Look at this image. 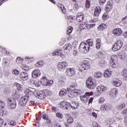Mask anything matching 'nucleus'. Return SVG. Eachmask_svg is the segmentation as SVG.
I'll return each mask as SVG.
<instances>
[{"mask_svg":"<svg viewBox=\"0 0 127 127\" xmlns=\"http://www.w3.org/2000/svg\"><path fill=\"white\" fill-rule=\"evenodd\" d=\"M117 60H118V57H117V56L113 55L110 58V63H117Z\"/></svg>","mask_w":127,"mask_h":127,"instance_id":"36","label":"nucleus"},{"mask_svg":"<svg viewBox=\"0 0 127 127\" xmlns=\"http://www.w3.org/2000/svg\"><path fill=\"white\" fill-rule=\"evenodd\" d=\"M27 101H28V96H22L19 100V103L20 106L24 107L26 106L27 103Z\"/></svg>","mask_w":127,"mask_h":127,"instance_id":"8","label":"nucleus"},{"mask_svg":"<svg viewBox=\"0 0 127 127\" xmlns=\"http://www.w3.org/2000/svg\"><path fill=\"white\" fill-rule=\"evenodd\" d=\"M95 25V24H91L88 25L86 23H83L80 24L79 28L82 30L87 29L88 27H89V28L94 27Z\"/></svg>","mask_w":127,"mask_h":127,"instance_id":"15","label":"nucleus"},{"mask_svg":"<svg viewBox=\"0 0 127 127\" xmlns=\"http://www.w3.org/2000/svg\"><path fill=\"white\" fill-rule=\"evenodd\" d=\"M25 93L26 95L24 96L28 97V100H29V96H31L32 95H33V94H34V92H33V91H32L31 89L27 88L26 89V91H25Z\"/></svg>","mask_w":127,"mask_h":127,"instance_id":"23","label":"nucleus"},{"mask_svg":"<svg viewBox=\"0 0 127 127\" xmlns=\"http://www.w3.org/2000/svg\"><path fill=\"white\" fill-rule=\"evenodd\" d=\"M77 95H75L74 90H71L68 93V97L70 98H74Z\"/></svg>","mask_w":127,"mask_h":127,"instance_id":"34","label":"nucleus"},{"mask_svg":"<svg viewBox=\"0 0 127 127\" xmlns=\"http://www.w3.org/2000/svg\"><path fill=\"white\" fill-rule=\"evenodd\" d=\"M101 11L102 8L100 6L96 7L94 10V16H99Z\"/></svg>","mask_w":127,"mask_h":127,"instance_id":"22","label":"nucleus"},{"mask_svg":"<svg viewBox=\"0 0 127 127\" xmlns=\"http://www.w3.org/2000/svg\"><path fill=\"white\" fill-rule=\"evenodd\" d=\"M41 75V71H40V70L38 68L35 69L32 72V77L34 79L36 78H39V77H40Z\"/></svg>","mask_w":127,"mask_h":127,"instance_id":"12","label":"nucleus"},{"mask_svg":"<svg viewBox=\"0 0 127 127\" xmlns=\"http://www.w3.org/2000/svg\"><path fill=\"white\" fill-rule=\"evenodd\" d=\"M107 28V25L106 24L102 23L98 27V30H104Z\"/></svg>","mask_w":127,"mask_h":127,"instance_id":"30","label":"nucleus"},{"mask_svg":"<svg viewBox=\"0 0 127 127\" xmlns=\"http://www.w3.org/2000/svg\"><path fill=\"white\" fill-rule=\"evenodd\" d=\"M68 65V64L66 62H63L59 63L57 65V69L59 70V71H62V70H64L65 67H67Z\"/></svg>","mask_w":127,"mask_h":127,"instance_id":"10","label":"nucleus"},{"mask_svg":"<svg viewBox=\"0 0 127 127\" xmlns=\"http://www.w3.org/2000/svg\"><path fill=\"white\" fill-rule=\"evenodd\" d=\"M103 76V73L101 71H97L94 73V77L95 78H101Z\"/></svg>","mask_w":127,"mask_h":127,"instance_id":"31","label":"nucleus"},{"mask_svg":"<svg viewBox=\"0 0 127 127\" xmlns=\"http://www.w3.org/2000/svg\"><path fill=\"white\" fill-rule=\"evenodd\" d=\"M113 33L116 36H121L123 34V30L120 28H117L113 30Z\"/></svg>","mask_w":127,"mask_h":127,"instance_id":"16","label":"nucleus"},{"mask_svg":"<svg viewBox=\"0 0 127 127\" xmlns=\"http://www.w3.org/2000/svg\"><path fill=\"white\" fill-rule=\"evenodd\" d=\"M121 75L123 78H125V79L127 78V69L125 68L121 72Z\"/></svg>","mask_w":127,"mask_h":127,"instance_id":"33","label":"nucleus"},{"mask_svg":"<svg viewBox=\"0 0 127 127\" xmlns=\"http://www.w3.org/2000/svg\"><path fill=\"white\" fill-rule=\"evenodd\" d=\"M92 125L93 127H99V125H98V123H97V122L92 123Z\"/></svg>","mask_w":127,"mask_h":127,"instance_id":"63","label":"nucleus"},{"mask_svg":"<svg viewBox=\"0 0 127 127\" xmlns=\"http://www.w3.org/2000/svg\"><path fill=\"white\" fill-rule=\"evenodd\" d=\"M121 23H123V25L127 24V16H125L122 19V21Z\"/></svg>","mask_w":127,"mask_h":127,"instance_id":"43","label":"nucleus"},{"mask_svg":"<svg viewBox=\"0 0 127 127\" xmlns=\"http://www.w3.org/2000/svg\"><path fill=\"white\" fill-rule=\"evenodd\" d=\"M5 106V104H4V102L0 100V110H2V109L4 108Z\"/></svg>","mask_w":127,"mask_h":127,"instance_id":"51","label":"nucleus"},{"mask_svg":"<svg viewBox=\"0 0 127 127\" xmlns=\"http://www.w3.org/2000/svg\"><path fill=\"white\" fill-rule=\"evenodd\" d=\"M96 47L97 49H100L101 48V39L98 38L96 41Z\"/></svg>","mask_w":127,"mask_h":127,"instance_id":"32","label":"nucleus"},{"mask_svg":"<svg viewBox=\"0 0 127 127\" xmlns=\"http://www.w3.org/2000/svg\"><path fill=\"white\" fill-rule=\"evenodd\" d=\"M20 78L22 81H26L28 79V73L27 72H22L20 74Z\"/></svg>","mask_w":127,"mask_h":127,"instance_id":"19","label":"nucleus"},{"mask_svg":"<svg viewBox=\"0 0 127 127\" xmlns=\"http://www.w3.org/2000/svg\"><path fill=\"white\" fill-rule=\"evenodd\" d=\"M56 116L58 118H59L60 119H62V118H63V114L60 113H57L56 114Z\"/></svg>","mask_w":127,"mask_h":127,"instance_id":"56","label":"nucleus"},{"mask_svg":"<svg viewBox=\"0 0 127 127\" xmlns=\"http://www.w3.org/2000/svg\"><path fill=\"white\" fill-rule=\"evenodd\" d=\"M68 125H72L73 123L74 122V119H73V117H69L67 121H66Z\"/></svg>","mask_w":127,"mask_h":127,"instance_id":"40","label":"nucleus"},{"mask_svg":"<svg viewBox=\"0 0 127 127\" xmlns=\"http://www.w3.org/2000/svg\"><path fill=\"white\" fill-rule=\"evenodd\" d=\"M110 67L111 68H113L114 69H116L117 67L119 65L118 64L115 62H111L110 63Z\"/></svg>","mask_w":127,"mask_h":127,"instance_id":"41","label":"nucleus"},{"mask_svg":"<svg viewBox=\"0 0 127 127\" xmlns=\"http://www.w3.org/2000/svg\"><path fill=\"white\" fill-rule=\"evenodd\" d=\"M15 85L16 86L18 91H22V90H23V86H22V85L19 84L17 82L15 83Z\"/></svg>","mask_w":127,"mask_h":127,"instance_id":"37","label":"nucleus"},{"mask_svg":"<svg viewBox=\"0 0 127 127\" xmlns=\"http://www.w3.org/2000/svg\"><path fill=\"white\" fill-rule=\"evenodd\" d=\"M85 18V17L84 16V15L81 13H79L77 14L76 16V20L78 21V22H82L84 20V19Z\"/></svg>","mask_w":127,"mask_h":127,"instance_id":"25","label":"nucleus"},{"mask_svg":"<svg viewBox=\"0 0 127 127\" xmlns=\"http://www.w3.org/2000/svg\"><path fill=\"white\" fill-rule=\"evenodd\" d=\"M97 89L99 94H102L103 92H106L108 90V88L104 85H99L97 87Z\"/></svg>","mask_w":127,"mask_h":127,"instance_id":"18","label":"nucleus"},{"mask_svg":"<svg viewBox=\"0 0 127 127\" xmlns=\"http://www.w3.org/2000/svg\"><path fill=\"white\" fill-rule=\"evenodd\" d=\"M90 96H93V92H86L84 95L80 96V99L82 102H83V103H87Z\"/></svg>","mask_w":127,"mask_h":127,"instance_id":"7","label":"nucleus"},{"mask_svg":"<svg viewBox=\"0 0 127 127\" xmlns=\"http://www.w3.org/2000/svg\"><path fill=\"white\" fill-rule=\"evenodd\" d=\"M100 110L103 112H108L112 110V106L109 104H103L101 106Z\"/></svg>","mask_w":127,"mask_h":127,"instance_id":"9","label":"nucleus"},{"mask_svg":"<svg viewBox=\"0 0 127 127\" xmlns=\"http://www.w3.org/2000/svg\"><path fill=\"white\" fill-rule=\"evenodd\" d=\"M80 69H79V71L80 72H83L84 70H88L91 68V65H90V62L88 61H83V64L80 66Z\"/></svg>","mask_w":127,"mask_h":127,"instance_id":"5","label":"nucleus"},{"mask_svg":"<svg viewBox=\"0 0 127 127\" xmlns=\"http://www.w3.org/2000/svg\"><path fill=\"white\" fill-rule=\"evenodd\" d=\"M91 3L90 2V0H86L85 7L86 8H89Z\"/></svg>","mask_w":127,"mask_h":127,"instance_id":"49","label":"nucleus"},{"mask_svg":"<svg viewBox=\"0 0 127 127\" xmlns=\"http://www.w3.org/2000/svg\"><path fill=\"white\" fill-rule=\"evenodd\" d=\"M42 119H43V120H47L48 119V116L46 114H44L42 116Z\"/></svg>","mask_w":127,"mask_h":127,"instance_id":"61","label":"nucleus"},{"mask_svg":"<svg viewBox=\"0 0 127 127\" xmlns=\"http://www.w3.org/2000/svg\"><path fill=\"white\" fill-rule=\"evenodd\" d=\"M109 17V13H108L107 12H105L102 16V18L103 20H107V19H108Z\"/></svg>","mask_w":127,"mask_h":127,"instance_id":"42","label":"nucleus"},{"mask_svg":"<svg viewBox=\"0 0 127 127\" xmlns=\"http://www.w3.org/2000/svg\"><path fill=\"white\" fill-rule=\"evenodd\" d=\"M64 53L67 54L68 52H70L72 50V45L70 44H66L64 46Z\"/></svg>","mask_w":127,"mask_h":127,"instance_id":"20","label":"nucleus"},{"mask_svg":"<svg viewBox=\"0 0 127 127\" xmlns=\"http://www.w3.org/2000/svg\"><path fill=\"white\" fill-rule=\"evenodd\" d=\"M37 95L40 100H43V99L45 98V94H44V92L43 90L38 92Z\"/></svg>","mask_w":127,"mask_h":127,"instance_id":"26","label":"nucleus"},{"mask_svg":"<svg viewBox=\"0 0 127 127\" xmlns=\"http://www.w3.org/2000/svg\"><path fill=\"white\" fill-rule=\"evenodd\" d=\"M93 47V39H88L86 43H81L79 47V50L81 53H88L90 50H92Z\"/></svg>","mask_w":127,"mask_h":127,"instance_id":"1","label":"nucleus"},{"mask_svg":"<svg viewBox=\"0 0 127 127\" xmlns=\"http://www.w3.org/2000/svg\"><path fill=\"white\" fill-rule=\"evenodd\" d=\"M122 115H126V116H127V108L123 110L122 111Z\"/></svg>","mask_w":127,"mask_h":127,"instance_id":"60","label":"nucleus"},{"mask_svg":"<svg viewBox=\"0 0 127 127\" xmlns=\"http://www.w3.org/2000/svg\"><path fill=\"white\" fill-rule=\"evenodd\" d=\"M7 103H8V106L10 109L12 110H14L16 108V101L15 100L11 101V100L8 99Z\"/></svg>","mask_w":127,"mask_h":127,"instance_id":"14","label":"nucleus"},{"mask_svg":"<svg viewBox=\"0 0 127 127\" xmlns=\"http://www.w3.org/2000/svg\"><path fill=\"white\" fill-rule=\"evenodd\" d=\"M112 74H113L112 70H111L110 69H108L105 72H104L103 76L105 77V78H109L112 76Z\"/></svg>","mask_w":127,"mask_h":127,"instance_id":"24","label":"nucleus"},{"mask_svg":"<svg viewBox=\"0 0 127 127\" xmlns=\"http://www.w3.org/2000/svg\"><path fill=\"white\" fill-rule=\"evenodd\" d=\"M12 74L14 75H19V71L17 69H14L12 71Z\"/></svg>","mask_w":127,"mask_h":127,"instance_id":"53","label":"nucleus"},{"mask_svg":"<svg viewBox=\"0 0 127 127\" xmlns=\"http://www.w3.org/2000/svg\"><path fill=\"white\" fill-rule=\"evenodd\" d=\"M93 100H94V98L93 97H88V104H92V102H93Z\"/></svg>","mask_w":127,"mask_h":127,"instance_id":"58","label":"nucleus"},{"mask_svg":"<svg viewBox=\"0 0 127 127\" xmlns=\"http://www.w3.org/2000/svg\"><path fill=\"white\" fill-rule=\"evenodd\" d=\"M104 102H105V98H104V97H100L99 99V101H98L99 104H103Z\"/></svg>","mask_w":127,"mask_h":127,"instance_id":"52","label":"nucleus"},{"mask_svg":"<svg viewBox=\"0 0 127 127\" xmlns=\"http://www.w3.org/2000/svg\"><path fill=\"white\" fill-rule=\"evenodd\" d=\"M76 73L75 71V68H68L66 70L65 74L67 76L69 77H72V76H74Z\"/></svg>","mask_w":127,"mask_h":127,"instance_id":"11","label":"nucleus"},{"mask_svg":"<svg viewBox=\"0 0 127 127\" xmlns=\"http://www.w3.org/2000/svg\"><path fill=\"white\" fill-rule=\"evenodd\" d=\"M105 9L106 12L110 13L111 10L113 9V3H111L110 1L107 2V4L106 5Z\"/></svg>","mask_w":127,"mask_h":127,"instance_id":"17","label":"nucleus"},{"mask_svg":"<svg viewBox=\"0 0 127 127\" xmlns=\"http://www.w3.org/2000/svg\"><path fill=\"white\" fill-rule=\"evenodd\" d=\"M112 83L113 84L114 86H116V87H120V86H121L122 84H123L122 81L117 79H114L112 81Z\"/></svg>","mask_w":127,"mask_h":127,"instance_id":"21","label":"nucleus"},{"mask_svg":"<svg viewBox=\"0 0 127 127\" xmlns=\"http://www.w3.org/2000/svg\"><path fill=\"white\" fill-rule=\"evenodd\" d=\"M118 94V89L113 88L111 89L110 91V96L112 97V98H115L116 95Z\"/></svg>","mask_w":127,"mask_h":127,"instance_id":"28","label":"nucleus"},{"mask_svg":"<svg viewBox=\"0 0 127 127\" xmlns=\"http://www.w3.org/2000/svg\"><path fill=\"white\" fill-rule=\"evenodd\" d=\"M65 109L66 110H68V109H70L71 108L72 110H76V109H78L79 107V105L76 102L72 101L71 103L69 102L65 103Z\"/></svg>","mask_w":127,"mask_h":127,"instance_id":"3","label":"nucleus"},{"mask_svg":"<svg viewBox=\"0 0 127 127\" xmlns=\"http://www.w3.org/2000/svg\"><path fill=\"white\" fill-rule=\"evenodd\" d=\"M100 63L101 64V66H102V67H104L105 65H106V63L104 59H102V60L100 61Z\"/></svg>","mask_w":127,"mask_h":127,"instance_id":"57","label":"nucleus"},{"mask_svg":"<svg viewBox=\"0 0 127 127\" xmlns=\"http://www.w3.org/2000/svg\"><path fill=\"white\" fill-rule=\"evenodd\" d=\"M124 119H125V125H126V126H127V114H126V115H125V116L124 117Z\"/></svg>","mask_w":127,"mask_h":127,"instance_id":"64","label":"nucleus"},{"mask_svg":"<svg viewBox=\"0 0 127 127\" xmlns=\"http://www.w3.org/2000/svg\"><path fill=\"white\" fill-rule=\"evenodd\" d=\"M75 88H76V85H75V84H72L71 85H70V88H67V90L68 91V92L69 91H74V89H75Z\"/></svg>","mask_w":127,"mask_h":127,"instance_id":"50","label":"nucleus"},{"mask_svg":"<svg viewBox=\"0 0 127 127\" xmlns=\"http://www.w3.org/2000/svg\"><path fill=\"white\" fill-rule=\"evenodd\" d=\"M21 68L23 70H25V71H28L29 70V66L26 64H23Z\"/></svg>","mask_w":127,"mask_h":127,"instance_id":"44","label":"nucleus"},{"mask_svg":"<svg viewBox=\"0 0 127 127\" xmlns=\"http://www.w3.org/2000/svg\"><path fill=\"white\" fill-rule=\"evenodd\" d=\"M98 57L100 59H105L106 58V55L102 53V52H99L98 53Z\"/></svg>","mask_w":127,"mask_h":127,"instance_id":"39","label":"nucleus"},{"mask_svg":"<svg viewBox=\"0 0 127 127\" xmlns=\"http://www.w3.org/2000/svg\"><path fill=\"white\" fill-rule=\"evenodd\" d=\"M73 92H74L75 95H77L78 96L82 94V91L79 89H74Z\"/></svg>","mask_w":127,"mask_h":127,"instance_id":"45","label":"nucleus"},{"mask_svg":"<svg viewBox=\"0 0 127 127\" xmlns=\"http://www.w3.org/2000/svg\"><path fill=\"white\" fill-rule=\"evenodd\" d=\"M53 56H57L58 55L59 56H61L62 58H64L65 56L63 54V51L61 49L57 50L56 51H55L52 54Z\"/></svg>","mask_w":127,"mask_h":127,"instance_id":"13","label":"nucleus"},{"mask_svg":"<svg viewBox=\"0 0 127 127\" xmlns=\"http://www.w3.org/2000/svg\"><path fill=\"white\" fill-rule=\"evenodd\" d=\"M77 55H78V51H77V50L74 49L73 55H74V56H77Z\"/></svg>","mask_w":127,"mask_h":127,"instance_id":"62","label":"nucleus"},{"mask_svg":"<svg viewBox=\"0 0 127 127\" xmlns=\"http://www.w3.org/2000/svg\"><path fill=\"white\" fill-rule=\"evenodd\" d=\"M86 86L88 89L93 90L96 88V83H95L94 78L92 76L89 77L86 81Z\"/></svg>","mask_w":127,"mask_h":127,"instance_id":"2","label":"nucleus"},{"mask_svg":"<svg viewBox=\"0 0 127 127\" xmlns=\"http://www.w3.org/2000/svg\"><path fill=\"white\" fill-rule=\"evenodd\" d=\"M43 64L44 63L42 61H38L35 64V67L36 68H41L43 66Z\"/></svg>","mask_w":127,"mask_h":127,"instance_id":"29","label":"nucleus"},{"mask_svg":"<svg viewBox=\"0 0 127 127\" xmlns=\"http://www.w3.org/2000/svg\"><path fill=\"white\" fill-rule=\"evenodd\" d=\"M72 31H73V27L69 26L67 28L66 33L67 34H70V33H72Z\"/></svg>","mask_w":127,"mask_h":127,"instance_id":"47","label":"nucleus"},{"mask_svg":"<svg viewBox=\"0 0 127 127\" xmlns=\"http://www.w3.org/2000/svg\"><path fill=\"white\" fill-rule=\"evenodd\" d=\"M123 44H124V43L123 42V41H121V40L118 41L113 45V47L112 48V50L113 51H118V50H120V49H121V48L123 47Z\"/></svg>","mask_w":127,"mask_h":127,"instance_id":"6","label":"nucleus"},{"mask_svg":"<svg viewBox=\"0 0 127 127\" xmlns=\"http://www.w3.org/2000/svg\"><path fill=\"white\" fill-rule=\"evenodd\" d=\"M68 94V89H66L65 88H63L60 91L59 96L60 97H63V96H66Z\"/></svg>","mask_w":127,"mask_h":127,"instance_id":"27","label":"nucleus"},{"mask_svg":"<svg viewBox=\"0 0 127 127\" xmlns=\"http://www.w3.org/2000/svg\"><path fill=\"white\" fill-rule=\"evenodd\" d=\"M33 84L36 87H40V84L41 83H40L39 80H36L34 81Z\"/></svg>","mask_w":127,"mask_h":127,"instance_id":"48","label":"nucleus"},{"mask_svg":"<svg viewBox=\"0 0 127 127\" xmlns=\"http://www.w3.org/2000/svg\"><path fill=\"white\" fill-rule=\"evenodd\" d=\"M124 108H126V104L124 103H121L117 106V108L120 111L124 109Z\"/></svg>","mask_w":127,"mask_h":127,"instance_id":"38","label":"nucleus"},{"mask_svg":"<svg viewBox=\"0 0 127 127\" xmlns=\"http://www.w3.org/2000/svg\"><path fill=\"white\" fill-rule=\"evenodd\" d=\"M107 0H99V2L100 5H104L105 3H106Z\"/></svg>","mask_w":127,"mask_h":127,"instance_id":"54","label":"nucleus"},{"mask_svg":"<svg viewBox=\"0 0 127 127\" xmlns=\"http://www.w3.org/2000/svg\"><path fill=\"white\" fill-rule=\"evenodd\" d=\"M25 61H26L27 63L29 64L31 63L34 60V59L33 58L26 57L25 59Z\"/></svg>","mask_w":127,"mask_h":127,"instance_id":"35","label":"nucleus"},{"mask_svg":"<svg viewBox=\"0 0 127 127\" xmlns=\"http://www.w3.org/2000/svg\"><path fill=\"white\" fill-rule=\"evenodd\" d=\"M40 83L43 86H51V85L53 84V80L51 79L48 80L47 78L45 76H44L41 79Z\"/></svg>","mask_w":127,"mask_h":127,"instance_id":"4","label":"nucleus"},{"mask_svg":"<svg viewBox=\"0 0 127 127\" xmlns=\"http://www.w3.org/2000/svg\"><path fill=\"white\" fill-rule=\"evenodd\" d=\"M43 92H44V94H45V96H47V95H49L50 93L49 92V90L48 89H46L45 90H43Z\"/></svg>","mask_w":127,"mask_h":127,"instance_id":"55","label":"nucleus"},{"mask_svg":"<svg viewBox=\"0 0 127 127\" xmlns=\"http://www.w3.org/2000/svg\"><path fill=\"white\" fill-rule=\"evenodd\" d=\"M8 65H9V63L7 60L5 61L3 63V67H4V68H7L8 67Z\"/></svg>","mask_w":127,"mask_h":127,"instance_id":"46","label":"nucleus"},{"mask_svg":"<svg viewBox=\"0 0 127 127\" xmlns=\"http://www.w3.org/2000/svg\"><path fill=\"white\" fill-rule=\"evenodd\" d=\"M4 123V121H3V119L0 118V127H2V126H3Z\"/></svg>","mask_w":127,"mask_h":127,"instance_id":"59","label":"nucleus"}]
</instances>
